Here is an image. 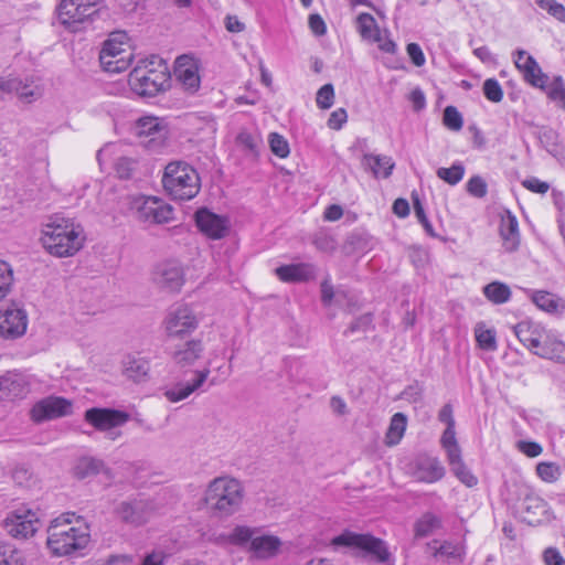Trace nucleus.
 <instances>
[{
	"label": "nucleus",
	"instance_id": "e433bc0d",
	"mask_svg": "<svg viewBox=\"0 0 565 565\" xmlns=\"http://www.w3.org/2000/svg\"><path fill=\"white\" fill-rule=\"evenodd\" d=\"M486 298L495 303H505L511 298V289L508 285L500 281H492L483 287Z\"/></svg>",
	"mask_w": 565,
	"mask_h": 565
},
{
	"label": "nucleus",
	"instance_id": "09e8293b",
	"mask_svg": "<svg viewBox=\"0 0 565 565\" xmlns=\"http://www.w3.org/2000/svg\"><path fill=\"white\" fill-rule=\"evenodd\" d=\"M535 3L556 20L565 22V7L562 3L556 0H535Z\"/></svg>",
	"mask_w": 565,
	"mask_h": 565
},
{
	"label": "nucleus",
	"instance_id": "6e6552de",
	"mask_svg": "<svg viewBox=\"0 0 565 565\" xmlns=\"http://www.w3.org/2000/svg\"><path fill=\"white\" fill-rule=\"evenodd\" d=\"M199 327V319L188 305L172 307L164 319V330L170 340L183 339Z\"/></svg>",
	"mask_w": 565,
	"mask_h": 565
},
{
	"label": "nucleus",
	"instance_id": "412c9836",
	"mask_svg": "<svg viewBox=\"0 0 565 565\" xmlns=\"http://www.w3.org/2000/svg\"><path fill=\"white\" fill-rule=\"evenodd\" d=\"M513 331L520 342L533 353L539 350L548 332L541 323L531 320L519 322L513 327Z\"/></svg>",
	"mask_w": 565,
	"mask_h": 565
},
{
	"label": "nucleus",
	"instance_id": "338daca9",
	"mask_svg": "<svg viewBox=\"0 0 565 565\" xmlns=\"http://www.w3.org/2000/svg\"><path fill=\"white\" fill-rule=\"evenodd\" d=\"M406 51L414 65L419 67L425 64V55L422 47L417 43H409L406 47Z\"/></svg>",
	"mask_w": 565,
	"mask_h": 565
},
{
	"label": "nucleus",
	"instance_id": "1a4fd4ad",
	"mask_svg": "<svg viewBox=\"0 0 565 565\" xmlns=\"http://www.w3.org/2000/svg\"><path fill=\"white\" fill-rule=\"evenodd\" d=\"M114 512L121 522L138 527L146 524L153 516L156 504L149 499L134 498L119 502Z\"/></svg>",
	"mask_w": 565,
	"mask_h": 565
},
{
	"label": "nucleus",
	"instance_id": "f03ea898",
	"mask_svg": "<svg viewBox=\"0 0 565 565\" xmlns=\"http://www.w3.org/2000/svg\"><path fill=\"white\" fill-rule=\"evenodd\" d=\"M46 546L54 556H68L84 550L90 540L85 524L73 525L70 514L54 519L47 527Z\"/></svg>",
	"mask_w": 565,
	"mask_h": 565
},
{
	"label": "nucleus",
	"instance_id": "20e7f679",
	"mask_svg": "<svg viewBox=\"0 0 565 565\" xmlns=\"http://www.w3.org/2000/svg\"><path fill=\"white\" fill-rule=\"evenodd\" d=\"M243 500L241 483L231 478H215L205 491L206 507L217 516L224 518L238 511Z\"/></svg>",
	"mask_w": 565,
	"mask_h": 565
},
{
	"label": "nucleus",
	"instance_id": "ddd939ff",
	"mask_svg": "<svg viewBox=\"0 0 565 565\" xmlns=\"http://www.w3.org/2000/svg\"><path fill=\"white\" fill-rule=\"evenodd\" d=\"M137 218L149 224H163L173 218V210L157 198H140L136 202Z\"/></svg>",
	"mask_w": 565,
	"mask_h": 565
},
{
	"label": "nucleus",
	"instance_id": "72a5a7b5",
	"mask_svg": "<svg viewBox=\"0 0 565 565\" xmlns=\"http://www.w3.org/2000/svg\"><path fill=\"white\" fill-rule=\"evenodd\" d=\"M407 425V417L403 413H396L392 416L390 426L385 435L387 446L397 445L404 436Z\"/></svg>",
	"mask_w": 565,
	"mask_h": 565
},
{
	"label": "nucleus",
	"instance_id": "13d9d810",
	"mask_svg": "<svg viewBox=\"0 0 565 565\" xmlns=\"http://www.w3.org/2000/svg\"><path fill=\"white\" fill-rule=\"evenodd\" d=\"M237 142L250 152H256L260 139L258 136H254L248 131H241L237 136Z\"/></svg>",
	"mask_w": 565,
	"mask_h": 565
},
{
	"label": "nucleus",
	"instance_id": "a211bd4d",
	"mask_svg": "<svg viewBox=\"0 0 565 565\" xmlns=\"http://www.w3.org/2000/svg\"><path fill=\"white\" fill-rule=\"evenodd\" d=\"M195 223L199 230L212 239L223 238L230 230L226 217L212 213L207 209L196 211Z\"/></svg>",
	"mask_w": 565,
	"mask_h": 565
},
{
	"label": "nucleus",
	"instance_id": "6e6d98bb",
	"mask_svg": "<svg viewBox=\"0 0 565 565\" xmlns=\"http://www.w3.org/2000/svg\"><path fill=\"white\" fill-rule=\"evenodd\" d=\"M334 88L332 84H324L317 93V105L321 109H329L333 105Z\"/></svg>",
	"mask_w": 565,
	"mask_h": 565
},
{
	"label": "nucleus",
	"instance_id": "4be33fe9",
	"mask_svg": "<svg viewBox=\"0 0 565 565\" xmlns=\"http://www.w3.org/2000/svg\"><path fill=\"white\" fill-rule=\"evenodd\" d=\"M174 76L186 90L193 93L200 87L198 64L195 60L189 55H181L175 60Z\"/></svg>",
	"mask_w": 565,
	"mask_h": 565
},
{
	"label": "nucleus",
	"instance_id": "393cba45",
	"mask_svg": "<svg viewBox=\"0 0 565 565\" xmlns=\"http://www.w3.org/2000/svg\"><path fill=\"white\" fill-rule=\"evenodd\" d=\"M275 273L284 282H306L315 279L317 269L312 264L298 263L279 266Z\"/></svg>",
	"mask_w": 565,
	"mask_h": 565
},
{
	"label": "nucleus",
	"instance_id": "aec40b11",
	"mask_svg": "<svg viewBox=\"0 0 565 565\" xmlns=\"http://www.w3.org/2000/svg\"><path fill=\"white\" fill-rule=\"evenodd\" d=\"M135 134L139 138H149L146 141L148 148L161 145L167 136V128L160 118L153 116L141 117L136 121Z\"/></svg>",
	"mask_w": 565,
	"mask_h": 565
},
{
	"label": "nucleus",
	"instance_id": "ea45409f",
	"mask_svg": "<svg viewBox=\"0 0 565 565\" xmlns=\"http://www.w3.org/2000/svg\"><path fill=\"white\" fill-rule=\"evenodd\" d=\"M25 558L21 550L10 543H0V565H24Z\"/></svg>",
	"mask_w": 565,
	"mask_h": 565
},
{
	"label": "nucleus",
	"instance_id": "774afa93",
	"mask_svg": "<svg viewBox=\"0 0 565 565\" xmlns=\"http://www.w3.org/2000/svg\"><path fill=\"white\" fill-rule=\"evenodd\" d=\"M309 28L312 33L317 36L324 35L327 32V25L321 15L310 14L309 15Z\"/></svg>",
	"mask_w": 565,
	"mask_h": 565
},
{
	"label": "nucleus",
	"instance_id": "5fc2aeb1",
	"mask_svg": "<svg viewBox=\"0 0 565 565\" xmlns=\"http://www.w3.org/2000/svg\"><path fill=\"white\" fill-rule=\"evenodd\" d=\"M137 168V161L128 157L118 158L115 170L120 179H130Z\"/></svg>",
	"mask_w": 565,
	"mask_h": 565
},
{
	"label": "nucleus",
	"instance_id": "69168bd1",
	"mask_svg": "<svg viewBox=\"0 0 565 565\" xmlns=\"http://www.w3.org/2000/svg\"><path fill=\"white\" fill-rule=\"evenodd\" d=\"M545 565H565V558L555 547H547L543 553Z\"/></svg>",
	"mask_w": 565,
	"mask_h": 565
},
{
	"label": "nucleus",
	"instance_id": "b1692460",
	"mask_svg": "<svg viewBox=\"0 0 565 565\" xmlns=\"http://www.w3.org/2000/svg\"><path fill=\"white\" fill-rule=\"evenodd\" d=\"M499 234L505 252L512 253L518 249L520 245L519 222L509 210L501 214Z\"/></svg>",
	"mask_w": 565,
	"mask_h": 565
},
{
	"label": "nucleus",
	"instance_id": "473e14b6",
	"mask_svg": "<svg viewBox=\"0 0 565 565\" xmlns=\"http://www.w3.org/2000/svg\"><path fill=\"white\" fill-rule=\"evenodd\" d=\"M103 471H107L104 461L94 457L81 458L74 468V475L78 479L90 478Z\"/></svg>",
	"mask_w": 565,
	"mask_h": 565
},
{
	"label": "nucleus",
	"instance_id": "dca6fc26",
	"mask_svg": "<svg viewBox=\"0 0 565 565\" xmlns=\"http://www.w3.org/2000/svg\"><path fill=\"white\" fill-rule=\"evenodd\" d=\"M513 63L523 79L533 87L543 86L548 76L542 72L536 60L525 50L518 49L512 54Z\"/></svg>",
	"mask_w": 565,
	"mask_h": 565
},
{
	"label": "nucleus",
	"instance_id": "052dcab7",
	"mask_svg": "<svg viewBox=\"0 0 565 565\" xmlns=\"http://www.w3.org/2000/svg\"><path fill=\"white\" fill-rule=\"evenodd\" d=\"M518 448L521 452L530 458H535L543 451L542 446L535 441L521 440L518 444Z\"/></svg>",
	"mask_w": 565,
	"mask_h": 565
},
{
	"label": "nucleus",
	"instance_id": "79ce46f5",
	"mask_svg": "<svg viewBox=\"0 0 565 565\" xmlns=\"http://www.w3.org/2000/svg\"><path fill=\"white\" fill-rule=\"evenodd\" d=\"M128 40V34L125 31H116L110 33L103 47H108L110 52L119 55L131 52Z\"/></svg>",
	"mask_w": 565,
	"mask_h": 565
},
{
	"label": "nucleus",
	"instance_id": "f3484780",
	"mask_svg": "<svg viewBox=\"0 0 565 565\" xmlns=\"http://www.w3.org/2000/svg\"><path fill=\"white\" fill-rule=\"evenodd\" d=\"M38 519L31 511H14L4 519L3 526L14 539H26L36 532Z\"/></svg>",
	"mask_w": 565,
	"mask_h": 565
},
{
	"label": "nucleus",
	"instance_id": "37998d69",
	"mask_svg": "<svg viewBox=\"0 0 565 565\" xmlns=\"http://www.w3.org/2000/svg\"><path fill=\"white\" fill-rule=\"evenodd\" d=\"M437 177L450 185L459 183L465 174V167L460 162L454 163L450 168H439Z\"/></svg>",
	"mask_w": 565,
	"mask_h": 565
},
{
	"label": "nucleus",
	"instance_id": "3c124183",
	"mask_svg": "<svg viewBox=\"0 0 565 565\" xmlns=\"http://www.w3.org/2000/svg\"><path fill=\"white\" fill-rule=\"evenodd\" d=\"M270 150L279 158H286L290 150L287 140L277 132H271L268 137Z\"/></svg>",
	"mask_w": 565,
	"mask_h": 565
},
{
	"label": "nucleus",
	"instance_id": "9b49d317",
	"mask_svg": "<svg viewBox=\"0 0 565 565\" xmlns=\"http://www.w3.org/2000/svg\"><path fill=\"white\" fill-rule=\"evenodd\" d=\"M1 93H14L23 103L31 104L43 96L44 86L40 77L28 75L20 77H1Z\"/></svg>",
	"mask_w": 565,
	"mask_h": 565
},
{
	"label": "nucleus",
	"instance_id": "2f4dec72",
	"mask_svg": "<svg viewBox=\"0 0 565 565\" xmlns=\"http://www.w3.org/2000/svg\"><path fill=\"white\" fill-rule=\"evenodd\" d=\"M362 164L365 169H370L375 178H388L395 167L391 157L374 154H364Z\"/></svg>",
	"mask_w": 565,
	"mask_h": 565
},
{
	"label": "nucleus",
	"instance_id": "7ed1b4c3",
	"mask_svg": "<svg viewBox=\"0 0 565 565\" xmlns=\"http://www.w3.org/2000/svg\"><path fill=\"white\" fill-rule=\"evenodd\" d=\"M170 71L157 55L141 60L129 74L131 89L143 97H153L170 87Z\"/></svg>",
	"mask_w": 565,
	"mask_h": 565
},
{
	"label": "nucleus",
	"instance_id": "4d7b16f0",
	"mask_svg": "<svg viewBox=\"0 0 565 565\" xmlns=\"http://www.w3.org/2000/svg\"><path fill=\"white\" fill-rule=\"evenodd\" d=\"M467 192L475 198L482 199L487 195L488 185L481 177L475 175L467 182Z\"/></svg>",
	"mask_w": 565,
	"mask_h": 565
},
{
	"label": "nucleus",
	"instance_id": "49530a36",
	"mask_svg": "<svg viewBox=\"0 0 565 565\" xmlns=\"http://www.w3.org/2000/svg\"><path fill=\"white\" fill-rule=\"evenodd\" d=\"M443 121L448 129L454 131H459L463 126L462 116L455 106L445 108Z\"/></svg>",
	"mask_w": 565,
	"mask_h": 565
},
{
	"label": "nucleus",
	"instance_id": "423d86ee",
	"mask_svg": "<svg viewBox=\"0 0 565 565\" xmlns=\"http://www.w3.org/2000/svg\"><path fill=\"white\" fill-rule=\"evenodd\" d=\"M335 547L344 546L362 550L373 555L377 562L387 563L391 561V553L386 543L371 534H358L351 531H344L331 540Z\"/></svg>",
	"mask_w": 565,
	"mask_h": 565
},
{
	"label": "nucleus",
	"instance_id": "c756f323",
	"mask_svg": "<svg viewBox=\"0 0 565 565\" xmlns=\"http://www.w3.org/2000/svg\"><path fill=\"white\" fill-rule=\"evenodd\" d=\"M149 370V362L145 358L129 354L122 360V373L134 382L146 380Z\"/></svg>",
	"mask_w": 565,
	"mask_h": 565
},
{
	"label": "nucleus",
	"instance_id": "bf43d9fd",
	"mask_svg": "<svg viewBox=\"0 0 565 565\" xmlns=\"http://www.w3.org/2000/svg\"><path fill=\"white\" fill-rule=\"evenodd\" d=\"M414 212L419 223L424 226L427 234L434 235L433 225L430 224L418 196L414 198Z\"/></svg>",
	"mask_w": 565,
	"mask_h": 565
},
{
	"label": "nucleus",
	"instance_id": "a19ab883",
	"mask_svg": "<svg viewBox=\"0 0 565 565\" xmlns=\"http://www.w3.org/2000/svg\"><path fill=\"white\" fill-rule=\"evenodd\" d=\"M475 335L478 345L486 351H495L497 338L493 329H486L482 322L478 323L475 328Z\"/></svg>",
	"mask_w": 565,
	"mask_h": 565
},
{
	"label": "nucleus",
	"instance_id": "9d476101",
	"mask_svg": "<svg viewBox=\"0 0 565 565\" xmlns=\"http://www.w3.org/2000/svg\"><path fill=\"white\" fill-rule=\"evenodd\" d=\"M100 0H62L58 6V19L63 25L75 32L78 24L97 13Z\"/></svg>",
	"mask_w": 565,
	"mask_h": 565
},
{
	"label": "nucleus",
	"instance_id": "5701e85b",
	"mask_svg": "<svg viewBox=\"0 0 565 565\" xmlns=\"http://www.w3.org/2000/svg\"><path fill=\"white\" fill-rule=\"evenodd\" d=\"M445 476V468L436 457L420 456L414 465L413 477L416 481L434 483Z\"/></svg>",
	"mask_w": 565,
	"mask_h": 565
},
{
	"label": "nucleus",
	"instance_id": "39448f33",
	"mask_svg": "<svg viewBox=\"0 0 565 565\" xmlns=\"http://www.w3.org/2000/svg\"><path fill=\"white\" fill-rule=\"evenodd\" d=\"M164 190L179 201L196 196L201 189L198 171L186 162L174 161L167 164L162 177Z\"/></svg>",
	"mask_w": 565,
	"mask_h": 565
},
{
	"label": "nucleus",
	"instance_id": "a18cd8bd",
	"mask_svg": "<svg viewBox=\"0 0 565 565\" xmlns=\"http://www.w3.org/2000/svg\"><path fill=\"white\" fill-rule=\"evenodd\" d=\"M532 300L540 309L547 312H554L558 308L557 300L554 296L544 290L535 291Z\"/></svg>",
	"mask_w": 565,
	"mask_h": 565
},
{
	"label": "nucleus",
	"instance_id": "0e129e2a",
	"mask_svg": "<svg viewBox=\"0 0 565 565\" xmlns=\"http://www.w3.org/2000/svg\"><path fill=\"white\" fill-rule=\"evenodd\" d=\"M348 114L344 108H338L333 113H331L329 119H328V126L331 129H340L344 122H347Z\"/></svg>",
	"mask_w": 565,
	"mask_h": 565
},
{
	"label": "nucleus",
	"instance_id": "f257e3e1",
	"mask_svg": "<svg viewBox=\"0 0 565 565\" xmlns=\"http://www.w3.org/2000/svg\"><path fill=\"white\" fill-rule=\"evenodd\" d=\"M84 241L83 227L72 218L55 214L42 226L41 242L51 255L73 256L83 247Z\"/></svg>",
	"mask_w": 565,
	"mask_h": 565
},
{
	"label": "nucleus",
	"instance_id": "8fccbe9b",
	"mask_svg": "<svg viewBox=\"0 0 565 565\" xmlns=\"http://www.w3.org/2000/svg\"><path fill=\"white\" fill-rule=\"evenodd\" d=\"M13 281V273L11 266L0 260V300L3 299L12 285Z\"/></svg>",
	"mask_w": 565,
	"mask_h": 565
},
{
	"label": "nucleus",
	"instance_id": "c85d7f7f",
	"mask_svg": "<svg viewBox=\"0 0 565 565\" xmlns=\"http://www.w3.org/2000/svg\"><path fill=\"white\" fill-rule=\"evenodd\" d=\"M108 47H102L99 53V62L104 71L108 73H121L126 71L132 60V53L115 54Z\"/></svg>",
	"mask_w": 565,
	"mask_h": 565
},
{
	"label": "nucleus",
	"instance_id": "0eeeda50",
	"mask_svg": "<svg viewBox=\"0 0 565 565\" xmlns=\"http://www.w3.org/2000/svg\"><path fill=\"white\" fill-rule=\"evenodd\" d=\"M84 419L96 430L107 433L110 440H116L121 433L114 429L124 426L130 419V414L116 408L92 407L85 411Z\"/></svg>",
	"mask_w": 565,
	"mask_h": 565
},
{
	"label": "nucleus",
	"instance_id": "a878e982",
	"mask_svg": "<svg viewBox=\"0 0 565 565\" xmlns=\"http://www.w3.org/2000/svg\"><path fill=\"white\" fill-rule=\"evenodd\" d=\"M194 375L195 376L191 382H181L174 385L173 387L167 390L164 393L166 397L172 403H177L189 397L193 392L199 390L207 380L210 375L209 366L195 371Z\"/></svg>",
	"mask_w": 565,
	"mask_h": 565
},
{
	"label": "nucleus",
	"instance_id": "4c0bfd02",
	"mask_svg": "<svg viewBox=\"0 0 565 565\" xmlns=\"http://www.w3.org/2000/svg\"><path fill=\"white\" fill-rule=\"evenodd\" d=\"M546 93L550 99L561 104L565 109V86L562 76H555L551 82L547 79L543 86H536Z\"/></svg>",
	"mask_w": 565,
	"mask_h": 565
},
{
	"label": "nucleus",
	"instance_id": "603ef678",
	"mask_svg": "<svg viewBox=\"0 0 565 565\" xmlns=\"http://www.w3.org/2000/svg\"><path fill=\"white\" fill-rule=\"evenodd\" d=\"M454 475L467 487H475L478 483L477 477H475L463 461L457 462L450 467Z\"/></svg>",
	"mask_w": 565,
	"mask_h": 565
},
{
	"label": "nucleus",
	"instance_id": "c03bdc74",
	"mask_svg": "<svg viewBox=\"0 0 565 565\" xmlns=\"http://www.w3.org/2000/svg\"><path fill=\"white\" fill-rule=\"evenodd\" d=\"M536 473L543 481L552 483L559 479L562 470L556 462L543 461L536 465Z\"/></svg>",
	"mask_w": 565,
	"mask_h": 565
},
{
	"label": "nucleus",
	"instance_id": "f8f14e48",
	"mask_svg": "<svg viewBox=\"0 0 565 565\" xmlns=\"http://www.w3.org/2000/svg\"><path fill=\"white\" fill-rule=\"evenodd\" d=\"M204 344L201 339H190L178 342L169 348V356L179 370L190 371L204 355Z\"/></svg>",
	"mask_w": 565,
	"mask_h": 565
},
{
	"label": "nucleus",
	"instance_id": "f704fd0d",
	"mask_svg": "<svg viewBox=\"0 0 565 565\" xmlns=\"http://www.w3.org/2000/svg\"><path fill=\"white\" fill-rule=\"evenodd\" d=\"M358 30L365 40L381 41V32L375 19L370 13H360L356 18Z\"/></svg>",
	"mask_w": 565,
	"mask_h": 565
},
{
	"label": "nucleus",
	"instance_id": "6ab92c4d",
	"mask_svg": "<svg viewBox=\"0 0 565 565\" xmlns=\"http://www.w3.org/2000/svg\"><path fill=\"white\" fill-rule=\"evenodd\" d=\"M71 409L72 404L67 399L63 397H49L33 406L31 417L34 422L41 423L68 415Z\"/></svg>",
	"mask_w": 565,
	"mask_h": 565
},
{
	"label": "nucleus",
	"instance_id": "de8ad7c7",
	"mask_svg": "<svg viewBox=\"0 0 565 565\" xmlns=\"http://www.w3.org/2000/svg\"><path fill=\"white\" fill-rule=\"evenodd\" d=\"M486 98L492 103H500L503 99V90L495 78H488L482 86Z\"/></svg>",
	"mask_w": 565,
	"mask_h": 565
},
{
	"label": "nucleus",
	"instance_id": "680f3d73",
	"mask_svg": "<svg viewBox=\"0 0 565 565\" xmlns=\"http://www.w3.org/2000/svg\"><path fill=\"white\" fill-rule=\"evenodd\" d=\"M372 324V316L370 313L356 318L348 328L345 333H354L358 331H366Z\"/></svg>",
	"mask_w": 565,
	"mask_h": 565
},
{
	"label": "nucleus",
	"instance_id": "2eb2a0df",
	"mask_svg": "<svg viewBox=\"0 0 565 565\" xmlns=\"http://www.w3.org/2000/svg\"><path fill=\"white\" fill-rule=\"evenodd\" d=\"M153 281L169 292L179 291L184 282L183 268L177 260H166L156 266Z\"/></svg>",
	"mask_w": 565,
	"mask_h": 565
},
{
	"label": "nucleus",
	"instance_id": "cd10ccee",
	"mask_svg": "<svg viewBox=\"0 0 565 565\" xmlns=\"http://www.w3.org/2000/svg\"><path fill=\"white\" fill-rule=\"evenodd\" d=\"M534 354L543 359L565 363V343L548 331L539 350L534 351Z\"/></svg>",
	"mask_w": 565,
	"mask_h": 565
},
{
	"label": "nucleus",
	"instance_id": "864d4df0",
	"mask_svg": "<svg viewBox=\"0 0 565 565\" xmlns=\"http://www.w3.org/2000/svg\"><path fill=\"white\" fill-rule=\"evenodd\" d=\"M540 141L550 153L558 151V134L554 129L543 128L540 131Z\"/></svg>",
	"mask_w": 565,
	"mask_h": 565
},
{
	"label": "nucleus",
	"instance_id": "bb28decb",
	"mask_svg": "<svg viewBox=\"0 0 565 565\" xmlns=\"http://www.w3.org/2000/svg\"><path fill=\"white\" fill-rule=\"evenodd\" d=\"M281 544L276 535L257 533L250 542L249 552L258 559H268L279 553Z\"/></svg>",
	"mask_w": 565,
	"mask_h": 565
},
{
	"label": "nucleus",
	"instance_id": "58836bf2",
	"mask_svg": "<svg viewBox=\"0 0 565 565\" xmlns=\"http://www.w3.org/2000/svg\"><path fill=\"white\" fill-rule=\"evenodd\" d=\"M260 532L258 527H249L246 525H236L232 532L227 536V542L237 545L244 546L246 544L250 545V542L254 540L255 535Z\"/></svg>",
	"mask_w": 565,
	"mask_h": 565
},
{
	"label": "nucleus",
	"instance_id": "c9c22d12",
	"mask_svg": "<svg viewBox=\"0 0 565 565\" xmlns=\"http://www.w3.org/2000/svg\"><path fill=\"white\" fill-rule=\"evenodd\" d=\"M441 526L439 516L426 512L414 524L415 537L422 539L429 536L435 530Z\"/></svg>",
	"mask_w": 565,
	"mask_h": 565
},
{
	"label": "nucleus",
	"instance_id": "7c9ffc66",
	"mask_svg": "<svg viewBox=\"0 0 565 565\" xmlns=\"http://www.w3.org/2000/svg\"><path fill=\"white\" fill-rule=\"evenodd\" d=\"M521 512L525 515L523 516L524 521L530 524L534 522H539V518L544 515L547 512L546 502L534 493H527L520 505Z\"/></svg>",
	"mask_w": 565,
	"mask_h": 565
},
{
	"label": "nucleus",
	"instance_id": "e2e57ef3",
	"mask_svg": "<svg viewBox=\"0 0 565 565\" xmlns=\"http://www.w3.org/2000/svg\"><path fill=\"white\" fill-rule=\"evenodd\" d=\"M522 185L534 192V193H541L544 194L548 191L550 184L547 182L541 181L537 178H529L522 182Z\"/></svg>",
	"mask_w": 565,
	"mask_h": 565
},
{
	"label": "nucleus",
	"instance_id": "4468645a",
	"mask_svg": "<svg viewBox=\"0 0 565 565\" xmlns=\"http://www.w3.org/2000/svg\"><path fill=\"white\" fill-rule=\"evenodd\" d=\"M28 327L25 310L15 303L0 310V337L4 339H18L22 337Z\"/></svg>",
	"mask_w": 565,
	"mask_h": 565
}]
</instances>
